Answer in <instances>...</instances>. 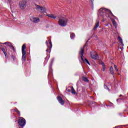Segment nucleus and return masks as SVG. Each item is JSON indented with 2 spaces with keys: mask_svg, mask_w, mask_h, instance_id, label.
Listing matches in <instances>:
<instances>
[{
  "mask_svg": "<svg viewBox=\"0 0 128 128\" xmlns=\"http://www.w3.org/2000/svg\"><path fill=\"white\" fill-rule=\"evenodd\" d=\"M92 0H90V2L91 4H92Z\"/></svg>",
  "mask_w": 128,
  "mask_h": 128,
  "instance_id": "c85d7f7f",
  "label": "nucleus"
},
{
  "mask_svg": "<svg viewBox=\"0 0 128 128\" xmlns=\"http://www.w3.org/2000/svg\"><path fill=\"white\" fill-rule=\"evenodd\" d=\"M35 6L36 9V10H38V12H41L42 14H44L46 12V7L40 6L37 4L35 5Z\"/></svg>",
  "mask_w": 128,
  "mask_h": 128,
  "instance_id": "20e7f679",
  "label": "nucleus"
},
{
  "mask_svg": "<svg viewBox=\"0 0 128 128\" xmlns=\"http://www.w3.org/2000/svg\"><path fill=\"white\" fill-rule=\"evenodd\" d=\"M110 20H112V22L113 24V26H115V28H117L116 22H114V19H112V18H110Z\"/></svg>",
  "mask_w": 128,
  "mask_h": 128,
  "instance_id": "dca6fc26",
  "label": "nucleus"
},
{
  "mask_svg": "<svg viewBox=\"0 0 128 128\" xmlns=\"http://www.w3.org/2000/svg\"><path fill=\"white\" fill-rule=\"evenodd\" d=\"M15 111H16L18 114H20V111H18V110H16Z\"/></svg>",
  "mask_w": 128,
  "mask_h": 128,
  "instance_id": "cd10ccee",
  "label": "nucleus"
},
{
  "mask_svg": "<svg viewBox=\"0 0 128 128\" xmlns=\"http://www.w3.org/2000/svg\"><path fill=\"white\" fill-rule=\"evenodd\" d=\"M118 40H120V42L121 46H124V42H122V38H120V36H118Z\"/></svg>",
  "mask_w": 128,
  "mask_h": 128,
  "instance_id": "f3484780",
  "label": "nucleus"
},
{
  "mask_svg": "<svg viewBox=\"0 0 128 128\" xmlns=\"http://www.w3.org/2000/svg\"><path fill=\"white\" fill-rule=\"evenodd\" d=\"M22 62H26V52H22Z\"/></svg>",
  "mask_w": 128,
  "mask_h": 128,
  "instance_id": "ddd939ff",
  "label": "nucleus"
},
{
  "mask_svg": "<svg viewBox=\"0 0 128 128\" xmlns=\"http://www.w3.org/2000/svg\"><path fill=\"white\" fill-rule=\"evenodd\" d=\"M70 38L72 40H74L76 38V34L74 33H70Z\"/></svg>",
  "mask_w": 128,
  "mask_h": 128,
  "instance_id": "a211bd4d",
  "label": "nucleus"
},
{
  "mask_svg": "<svg viewBox=\"0 0 128 128\" xmlns=\"http://www.w3.org/2000/svg\"><path fill=\"white\" fill-rule=\"evenodd\" d=\"M99 26H100V22L96 21L95 24L94 26L92 29L93 30H96V28H98Z\"/></svg>",
  "mask_w": 128,
  "mask_h": 128,
  "instance_id": "f8f14e48",
  "label": "nucleus"
},
{
  "mask_svg": "<svg viewBox=\"0 0 128 128\" xmlns=\"http://www.w3.org/2000/svg\"><path fill=\"white\" fill-rule=\"evenodd\" d=\"M120 99H117L116 100V102H118V100H119Z\"/></svg>",
  "mask_w": 128,
  "mask_h": 128,
  "instance_id": "7c9ffc66",
  "label": "nucleus"
},
{
  "mask_svg": "<svg viewBox=\"0 0 128 128\" xmlns=\"http://www.w3.org/2000/svg\"><path fill=\"white\" fill-rule=\"evenodd\" d=\"M46 16H48V18H56V16L54 14H48L46 15Z\"/></svg>",
  "mask_w": 128,
  "mask_h": 128,
  "instance_id": "4468645a",
  "label": "nucleus"
},
{
  "mask_svg": "<svg viewBox=\"0 0 128 128\" xmlns=\"http://www.w3.org/2000/svg\"><path fill=\"white\" fill-rule=\"evenodd\" d=\"M98 16H102L104 20H106V18H110V16H113L116 20V17L110 10H108L106 8H101L98 10Z\"/></svg>",
  "mask_w": 128,
  "mask_h": 128,
  "instance_id": "f257e3e1",
  "label": "nucleus"
},
{
  "mask_svg": "<svg viewBox=\"0 0 128 128\" xmlns=\"http://www.w3.org/2000/svg\"><path fill=\"white\" fill-rule=\"evenodd\" d=\"M101 64L102 66L103 67L106 66L104 65V62L101 63Z\"/></svg>",
  "mask_w": 128,
  "mask_h": 128,
  "instance_id": "a878e982",
  "label": "nucleus"
},
{
  "mask_svg": "<svg viewBox=\"0 0 128 128\" xmlns=\"http://www.w3.org/2000/svg\"><path fill=\"white\" fill-rule=\"evenodd\" d=\"M26 44H24L22 46V52H26V50H26Z\"/></svg>",
  "mask_w": 128,
  "mask_h": 128,
  "instance_id": "2eb2a0df",
  "label": "nucleus"
},
{
  "mask_svg": "<svg viewBox=\"0 0 128 128\" xmlns=\"http://www.w3.org/2000/svg\"><path fill=\"white\" fill-rule=\"evenodd\" d=\"M19 6L21 10H24L26 8V2L24 0H22L19 2Z\"/></svg>",
  "mask_w": 128,
  "mask_h": 128,
  "instance_id": "423d86ee",
  "label": "nucleus"
},
{
  "mask_svg": "<svg viewBox=\"0 0 128 128\" xmlns=\"http://www.w3.org/2000/svg\"><path fill=\"white\" fill-rule=\"evenodd\" d=\"M3 44H6L8 46H10V48H12V50H13L14 52H16V48H14V47L12 43L10 42H6L3 43Z\"/></svg>",
  "mask_w": 128,
  "mask_h": 128,
  "instance_id": "9d476101",
  "label": "nucleus"
},
{
  "mask_svg": "<svg viewBox=\"0 0 128 128\" xmlns=\"http://www.w3.org/2000/svg\"><path fill=\"white\" fill-rule=\"evenodd\" d=\"M84 48H81L79 54L81 56V58L82 62H84V64H89V66H90V64L88 60L86 58L84 59Z\"/></svg>",
  "mask_w": 128,
  "mask_h": 128,
  "instance_id": "7ed1b4c3",
  "label": "nucleus"
},
{
  "mask_svg": "<svg viewBox=\"0 0 128 128\" xmlns=\"http://www.w3.org/2000/svg\"><path fill=\"white\" fill-rule=\"evenodd\" d=\"M122 96V94H120V96Z\"/></svg>",
  "mask_w": 128,
  "mask_h": 128,
  "instance_id": "473e14b6",
  "label": "nucleus"
},
{
  "mask_svg": "<svg viewBox=\"0 0 128 128\" xmlns=\"http://www.w3.org/2000/svg\"><path fill=\"white\" fill-rule=\"evenodd\" d=\"M104 88L106 90H108V92H110V88H108V86H106V84L104 85Z\"/></svg>",
  "mask_w": 128,
  "mask_h": 128,
  "instance_id": "393cba45",
  "label": "nucleus"
},
{
  "mask_svg": "<svg viewBox=\"0 0 128 128\" xmlns=\"http://www.w3.org/2000/svg\"><path fill=\"white\" fill-rule=\"evenodd\" d=\"M90 56L93 60H98V55L96 52H91L90 53Z\"/></svg>",
  "mask_w": 128,
  "mask_h": 128,
  "instance_id": "6e6552de",
  "label": "nucleus"
},
{
  "mask_svg": "<svg viewBox=\"0 0 128 128\" xmlns=\"http://www.w3.org/2000/svg\"><path fill=\"white\" fill-rule=\"evenodd\" d=\"M72 94H76V90L74 88V87H72Z\"/></svg>",
  "mask_w": 128,
  "mask_h": 128,
  "instance_id": "412c9836",
  "label": "nucleus"
},
{
  "mask_svg": "<svg viewBox=\"0 0 128 128\" xmlns=\"http://www.w3.org/2000/svg\"><path fill=\"white\" fill-rule=\"evenodd\" d=\"M18 122L20 126H26V120L23 118L20 117L18 120Z\"/></svg>",
  "mask_w": 128,
  "mask_h": 128,
  "instance_id": "0eeeda50",
  "label": "nucleus"
},
{
  "mask_svg": "<svg viewBox=\"0 0 128 128\" xmlns=\"http://www.w3.org/2000/svg\"><path fill=\"white\" fill-rule=\"evenodd\" d=\"M57 100H58V102H60V104H62V106H64V100H62V97L58 96L57 98Z\"/></svg>",
  "mask_w": 128,
  "mask_h": 128,
  "instance_id": "9b49d317",
  "label": "nucleus"
},
{
  "mask_svg": "<svg viewBox=\"0 0 128 128\" xmlns=\"http://www.w3.org/2000/svg\"><path fill=\"white\" fill-rule=\"evenodd\" d=\"M58 23L60 26H66V24H68V19L65 17H62L59 19Z\"/></svg>",
  "mask_w": 128,
  "mask_h": 128,
  "instance_id": "f03ea898",
  "label": "nucleus"
},
{
  "mask_svg": "<svg viewBox=\"0 0 128 128\" xmlns=\"http://www.w3.org/2000/svg\"><path fill=\"white\" fill-rule=\"evenodd\" d=\"M110 72L111 74H114V68H112V66H111L110 68Z\"/></svg>",
  "mask_w": 128,
  "mask_h": 128,
  "instance_id": "6ab92c4d",
  "label": "nucleus"
},
{
  "mask_svg": "<svg viewBox=\"0 0 128 128\" xmlns=\"http://www.w3.org/2000/svg\"><path fill=\"white\" fill-rule=\"evenodd\" d=\"M30 20L34 24H38V22H40V18H38L31 17Z\"/></svg>",
  "mask_w": 128,
  "mask_h": 128,
  "instance_id": "1a4fd4ad",
  "label": "nucleus"
},
{
  "mask_svg": "<svg viewBox=\"0 0 128 128\" xmlns=\"http://www.w3.org/2000/svg\"><path fill=\"white\" fill-rule=\"evenodd\" d=\"M108 26V24H106V26Z\"/></svg>",
  "mask_w": 128,
  "mask_h": 128,
  "instance_id": "2f4dec72",
  "label": "nucleus"
},
{
  "mask_svg": "<svg viewBox=\"0 0 128 128\" xmlns=\"http://www.w3.org/2000/svg\"><path fill=\"white\" fill-rule=\"evenodd\" d=\"M82 80L84 82H88V80L86 77H83Z\"/></svg>",
  "mask_w": 128,
  "mask_h": 128,
  "instance_id": "4be33fe9",
  "label": "nucleus"
},
{
  "mask_svg": "<svg viewBox=\"0 0 128 128\" xmlns=\"http://www.w3.org/2000/svg\"><path fill=\"white\" fill-rule=\"evenodd\" d=\"M46 44L47 46V50H46V52H50L52 48V41L49 40L48 41H46Z\"/></svg>",
  "mask_w": 128,
  "mask_h": 128,
  "instance_id": "39448f33",
  "label": "nucleus"
},
{
  "mask_svg": "<svg viewBox=\"0 0 128 128\" xmlns=\"http://www.w3.org/2000/svg\"><path fill=\"white\" fill-rule=\"evenodd\" d=\"M48 58H50L49 56H46V60L44 61V62H48Z\"/></svg>",
  "mask_w": 128,
  "mask_h": 128,
  "instance_id": "b1692460",
  "label": "nucleus"
},
{
  "mask_svg": "<svg viewBox=\"0 0 128 128\" xmlns=\"http://www.w3.org/2000/svg\"><path fill=\"white\" fill-rule=\"evenodd\" d=\"M114 68L116 70V72H118V66H116V65H114Z\"/></svg>",
  "mask_w": 128,
  "mask_h": 128,
  "instance_id": "5701e85b",
  "label": "nucleus"
},
{
  "mask_svg": "<svg viewBox=\"0 0 128 128\" xmlns=\"http://www.w3.org/2000/svg\"><path fill=\"white\" fill-rule=\"evenodd\" d=\"M2 52H3L4 54V56H6V58H7L6 55L8 54H6V50H4V48H2Z\"/></svg>",
  "mask_w": 128,
  "mask_h": 128,
  "instance_id": "aec40b11",
  "label": "nucleus"
},
{
  "mask_svg": "<svg viewBox=\"0 0 128 128\" xmlns=\"http://www.w3.org/2000/svg\"><path fill=\"white\" fill-rule=\"evenodd\" d=\"M68 92H70V90H68Z\"/></svg>",
  "mask_w": 128,
  "mask_h": 128,
  "instance_id": "c756f323",
  "label": "nucleus"
},
{
  "mask_svg": "<svg viewBox=\"0 0 128 128\" xmlns=\"http://www.w3.org/2000/svg\"><path fill=\"white\" fill-rule=\"evenodd\" d=\"M104 70H106V66H103L102 71H103V72H104Z\"/></svg>",
  "mask_w": 128,
  "mask_h": 128,
  "instance_id": "bb28decb",
  "label": "nucleus"
}]
</instances>
